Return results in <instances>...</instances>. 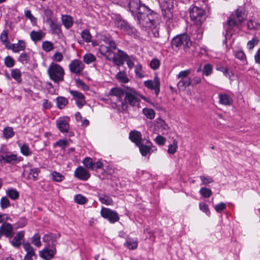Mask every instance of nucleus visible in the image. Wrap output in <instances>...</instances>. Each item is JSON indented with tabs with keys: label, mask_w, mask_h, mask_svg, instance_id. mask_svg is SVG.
I'll list each match as a JSON object with an SVG mask.
<instances>
[{
	"label": "nucleus",
	"mask_w": 260,
	"mask_h": 260,
	"mask_svg": "<svg viewBox=\"0 0 260 260\" xmlns=\"http://www.w3.org/2000/svg\"><path fill=\"white\" fill-rule=\"evenodd\" d=\"M189 16L191 20L198 27L197 39H201L202 37L203 29L201 28L203 22L205 20V11L198 7H193L190 9Z\"/></svg>",
	"instance_id": "nucleus-2"
},
{
	"label": "nucleus",
	"mask_w": 260,
	"mask_h": 260,
	"mask_svg": "<svg viewBox=\"0 0 260 260\" xmlns=\"http://www.w3.org/2000/svg\"><path fill=\"white\" fill-rule=\"evenodd\" d=\"M129 8L143 27L149 28L153 27L154 21L152 11L148 7L142 4L140 0H130Z\"/></svg>",
	"instance_id": "nucleus-1"
},
{
	"label": "nucleus",
	"mask_w": 260,
	"mask_h": 260,
	"mask_svg": "<svg viewBox=\"0 0 260 260\" xmlns=\"http://www.w3.org/2000/svg\"><path fill=\"white\" fill-rule=\"evenodd\" d=\"M83 163L85 167L88 169L94 170L95 169V164L92 159L90 157H86L83 160Z\"/></svg>",
	"instance_id": "nucleus-31"
},
{
	"label": "nucleus",
	"mask_w": 260,
	"mask_h": 260,
	"mask_svg": "<svg viewBox=\"0 0 260 260\" xmlns=\"http://www.w3.org/2000/svg\"><path fill=\"white\" fill-rule=\"evenodd\" d=\"M25 46V43L24 41H19L18 43L10 45L8 48L12 49L14 52H18L24 50Z\"/></svg>",
	"instance_id": "nucleus-22"
},
{
	"label": "nucleus",
	"mask_w": 260,
	"mask_h": 260,
	"mask_svg": "<svg viewBox=\"0 0 260 260\" xmlns=\"http://www.w3.org/2000/svg\"><path fill=\"white\" fill-rule=\"evenodd\" d=\"M5 64L8 68H11L14 65V60L12 57L8 56L5 59Z\"/></svg>",
	"instance_id": "nucleus-54"
},
{
	"label": "nucleus",
	"mask_w": 260,
	"mask_h": 260,
	"mask_svg": "<svg viewBox=\"0 0 260 260\" xmlns=\"http://www.w3.org/2000/svg\"><path fill=\"white\" fill-rule=\"evenodd\" d=\"M190 85L191 81L190 79H181L177 83L178 88L183 90Z\"/></svg>",
	"instance_id": "nucleus-26"
},
{
	"label": "nucleus",
	"mask_w": 260,
	"mask_h": 260,
	"mask_svg": "<svg viewBox=\"0 0 260 260\" xmlns=\"http://www.w3.org/2000/svg\"><path fill=\"white\" fill-rule=\"evenodd\" d=\"M59 234L49 233L43 237V241L46 244V246L55 247L57 240L60 237Z\"/></svg>",
	"instance_id": "nucleus-10"
},
{
	"label": "nucleus",
	"mask_w": 260,
	"mask_h": 260,
	"mask_svg": "<svg viewBox=\"0 0 260 260\" xmlns=\"http://www.w3.org/2000/svg\"><path fill=\"white\" fill-rule=\"evenodd\" d=\"M145 86L151 90H154L156 95L159 92L160 82L157 77H155L153 80H148L144 82Z\"/></svg>",
	"instance_id": "nucleus-13"
},
{
	"label": "nucleus",
	"mask_w": 260,
	"mask_h": 260,
	"mask_svg": "<svg viewBox=\"0 0 260 260\" xmlns=\"http://www.w3.org/2000/svg\"><path fill=\"white\" fill-rule=\"evenodd\" d=\"M129 139L132 142L135 143L137 146L142 143L141 134L138 131L131 132L129 133Z\"/></svg>",
	"instance_id": "nucleus-20"
},
{
	"label": "nucleus",
	"mask_w": 260,
	"mask_h": 260,
	"mask_svg": "<svg viewBox=\"0 0 260 260\" xmlns=\"http://www.w3.org/2000/svg\"><path fill=\"white\" fill-rule=\"evenodd\" d=\"M14 132L11 127H7L3 131V135L6 139L12 138L14 135Z\"/></svg>",
	"instance_id": "nucleus-34"
},
{
	"label": "nucleus",
	"mask_w": 260,
	"mask_h": 260,
	"mask_svg": "<svg viewBox=\"0 0 260 260\" xmlns=\"http://www.w3.org/2000/svg\"><path fill=\"white\" fill-rule=\"evenodd\" d=\"M17 159V155L12 154L8 151L7 148L3 146L0 149V162L1 163H11Z\"/></svg>",
	"instance_id": "nucleus-7"
},
{
	"label": "nucleus",
	"mask_w": 260,
	"mask_h": 260,
	"mask_svg": "<svg viewBox=\"0 0 260 260\" xmlns=\"http://www.w3.org/2000/svg\"><path fill=\"white\" fill-rule=\"evenodd\" d=\"M40 170L38 168H29L28 170H25L23 173L24 176H26L27 179L36 181L38 179Z\"/></svg>",
	"instance_id": "nucleus-16"
},
{
	"label": "nucleus",
	"mask_w": 260,
	"mask_h": 260,
	"mask_svg": "<svg viewBox=\"0 0 260 260\" xmlns=\"http://www.w3.org/2000/svg\"><path fill=\"white\" fill-rule=\"evenodd\" d=\"M200 178L202 182V183L204 185H207L213 182L212 178L208 176H201Z\"/></svg>",
	"instance_id": "nucleus-58"
},
{
	"label": "nucleus",
	"mask_w": 260,
	"mask_h": 260,
	"mask_svg": "<svg viewBox=\"0 0 260 260\" xmlns=\"http://www.w3.org/2000/svg\"><path fill=\"white\" fill-rule=\"evenodd\" d=\"M235 55L237 58L243 61H246V60L245 54L242 50L235 51Z\"/></svg>",
	"instance_id": "nucleus-51"
},
{
	"label": "nucleus",
	"mask_w": 260,
	"mask_h": 260,
	"mask_svg": "<svg viewBox=\"0 0 260 260\" xmlns=\"http://www.w3.org/2000/svg\"><path fill=\"white\" fill-rule=\"evenodd\" d=\"M51 175L53 179L56 182H61L64 179V176L57 172H53Z\"/></svg>",
	"instance_id": "nucleus-39"
},
{
	"label": "nucleus",
	"mask_w": 260,
	"mask_h": 260,
	"mask_svg": "<svg viewBox=\"0 0 260 260\" xmlns=\"http://www.w3.org/2000/svg\"><path fill=\"white\" fill-rule=\"evenodd\" d=\"M143 113L149 119H152L154 117L155 113L153 110L151 109L145 108L143 109Z\"/></svg>",
	"instance_id": "nucleus-45"
},
{
	"label": "nucleus",
	"mask_w": 260,
	"mask_h": 260,
	"mask_svg": "<svg viewBox=\"0 0 260 260\" xmlns=\"http://www.w3.org/2000/svg\"><path fill=\"white\" fill-rule=\"evenodd\" d=\"M101 213L104 218L108 219L111 223H114L119 220L117 213L115 211L108 208H102Z\"/></svg>",
	"instance_id": "nucleus-9"
},
{
	"label": "nucleus",
	"mask_w": 260,
	"mask_h": 260,
	"mask_svg": "<svg viewBox=\"0 0 260 260\" xmlns=\"http://www.w3.org/2000/svg\"><path fill=\"white\" fill-rule=\"evenodd\" d=\"M40 239V236L38 234H36L32 238L31 242L36 246L39 247L41 246Z\"/></svg>",
	"instance_id": "nucleus-46"
},
{
	"label": "nucleus",
	"mask_w": 260,
	"mask_h": 260,
	"mask_svg": "<svg viewBox=\"0 0 260 260\" xmlns=\"http://www.w3.org/2000/svg\"><path fill=\"white\" fill-rule=\"evenodd\" d=\"M259 26V23L252 20H249L247 22V27L250 29H257Z\"/></svg>",
	"instance_id": "nucleus-52"
},
{
	"label": "nucleus",
	"mask_w": 260,
	"mask_h": 260,
	"mask_svg": "<svg viewBox=\"0 0 260 260\" xmlns=\"http://www.w3.org/2000/svg\"><path fill=\"white\" fill-rule=\"evenodd\" d=\"M219 101L221 104L230 105L231 104V100L226 94H222L219 96Z\"/></svg>",
	"instance_id": "nucleus-36"
},
{
	"label": "nucleus",
	"mask_w": 260,
	"mask_h": 260,
	"mask_svg": "<svg viewBox=\"0 0 260 260\" xmlns=\"http://www.w3.org/2000/svg\"><path fill=\"white\" fill-rule=\"evenodd\" d=\"M11 75L14 79H15L17 81H18L20 79L21 73L19 69H16L12 70L11 72Z\"/></svg>",
	"instance_id": "nucleus-50"
},
{
	"label": "nucleus",
	"mask_w": 260,
	"mask_h": 260,
	"mask_svg": "<svg viewBox=\"0 0 260 260\" xmlns=\"http://www.w3.org/2000/svg\"><path fill=\"white\" fill-rule=\"evenodd\" d=\"M162 14L167 19H171L172 18V10H161Z\"/></svg>",
	"instance_id": "nucleus-61"
},
{
	"label": "nucleus",
	"mask_w": 260,
	"mask_h": 260,
	"mask_svg": "<svg viewBox=\"0 0 260 260\" xmlns=\"http://www.w3.org/2000/svg\"><path fill=\"white\" fill-rule=\"evenodd\" d=\"M161 10H172L173 4L171 2L165 1L161 3Z\"/></svg>",
	"instance_id": "nucleus-44"
},
{
	"label": "nucleus",
	"mask_w": 260,
	"mask_h": 260,
	"mask_svg": "<svg viewBox=\"0 0 260 260\" xmlns=\"http://www.w3.org/2000/svg\"><path fill=\"white\" fill-rule=\"evenodd\" d=\"M70 93L74 97L78 99L79 101H81V105L84 103V96L82 93L75 90H71Z\"/></svg>",
	"instance_id": "nucleus-37"
},
{
	"label": "nucleus",
	"mask_w": 260,
	"mask_h": 260,
	"mask_svg": "<svg viewBox=\"0 0 260 260\" xmlns=\"http://www.w3.org/2000/svg\"><path fill=\"white\" fill-rule=\"evenodd\" d=\"M7 194L12 200H15L18 198L19 192L15 189H10L7 190Z\"/></svg>",
	"instance_id": "nucleus-35"
},
{
	"label": "nucleus",
	"mask_w": 260,
	"mask_h": 260,
	"mask_svg": "<svg viewBox=\"0 0 260 260\" xmlns=\"http://www.w3.org/2000/svg\"><path fill=\"white\" fill-rule=\"evenodd\" d=\"M84 61L89 64L95 60V57L91 53H87L83 57Z\"/></svg>",
	"instance_id": "nucleus-42"
},
{
	"label": "nucleus",
	"mask_w": 260,
	"mask_h": 260,
	"mask_svg": "<svg viewBox=\"0 0 260 260\" xmlns=\"http://www.w3.org/2000/svg\"><path fill=\"white\" fill-rule=\"evenodd\" d=\"M63 24L66 28H70L73 25V19L69 15H63L61 17Z\"/></svg>",
	"instance_id": "nucleus-28"
},
{
	"label": "nucleus",
	"mask_w": 260,
	"mask_h": 260,
	"mask_svg": "<svg viewBox=\"0 0 260 260\" xmlns=\"http://www.w3.org/2000/svg\"><path fill=\"white\" fill-rule=\"evenodd\" d=\"M117 79L123 83H127L128 79L127 78L125 73L120 72L116 75Z\"/></svg>",
	"instance_id": "nucleus-41"
},
{
	"label": "nucleus",
	"mask_w": 260,
	"mask_h": 260,
	"mask_svg": "<svg viewBox=\"0 0 260 260\" xmlns=\"http://www.w3.org/2000/svg\"><path fill=\"white\" fill-rule=\"evenodd\" d=\"M13 227L10 223H3L0 227V239L3 235L11 238L13 235Z\"/></svg>",
	"instance_id": "nucleus-12"
},
{
	"label": "nucleus",
	"mask_w": 260,
	"mask_h": 260,
	"mask_svg": "<svg viewBox=\"0 0 260 260\" xmlns=\"http://www.w3.org/2000/svg\"><path fill=\"white\" fill-rule=\"evenodd\" d=\"M116 49L115 42L111 38L104 37L102 39L99 50L101 53L105 55L108 59L111 58L113 51Z\"/></svg>",
	"instance_id": "nucleus-4"
},
{
	"label": "nucleus",
	"mask_w": 260,
	"mask_h": 260,
	"mask_svg": "<svg viewBox=\"0 0 260 260\" xmlns=\"http://www.w3.org/2000/svg\"><path fill=\"white\" fill-rule=\"evenodd\" d=\"M200 193L205 198H209L212 194V191L210 189L206 187H202L200 190Z\"/></svg>",
	"instance_id": "nucleus-47"
},
{
	"label": "nucleus",
	"mask_w": 260,
	"mask_h": 260,
	"mask_svg": "<svg viewBox=\"0 0 260 260\" xmlns=\"http://www.w3.org/2000/svg\"><path fill=\"white\" fill-rule=\"evenodd\" d=\"M111 57V58H109L108 59L112 60L115 64L120 66L123 64L124 60L127 58L128 55L123 51L118 50L117 53H114L113 52Z\"/></svg>",
	"instance_id": "nucleus-8"
},
{
	"label": "nucleus",
	"mask_w": 260,
	"mask_h": 260,
	"mask_svg": "<svg viewBox=\"0 0 260 260\" xmlns=\"http://www.w3.org/2000/svg\"><path fill=\"white\" fill-rule=\"evenodd\" d=\"M57 128L61 133H67L69 129L68 119L67 118H60L56 121Z\"/></svg>",
	"instance_id": "nucleus-17"
},
{
	"label": "nucleus",
	"mask_w": 260,
	"mask_h": 260,
	"mask_svg": "<svg viewBox=\"0 0 260 260\" xmlns=\"http://www.w3.org/2000/svg\"><path fill=\"white\" fill-rule=\"evenodd\" d=\"M177 148V142L176 140L173 141V143L172 144L170 145L169 147V149L168 150V153L170 154H174L176 151Z\"/></svg>",
	"instance_id": "nucleus-53"
},
{
	"label": "nucleus",
	"mask_w": 260,
	"mask_h": 260,
	"mask_svg": "<svg viewBox=\"0 0 260 260\" xmlns=\"http://www.w3.org/2000/svg\"><path fill=\"white\" fill-rule=\"evenodd\" d=\"M191 73L190 70H187L180 72L178 75V78L181 79H185Z\"/></svg>",
	"instance_id": "nucleus-62"
},
{
	"label": "nucleus",
	"mask_w": 260,
	"mask_h": 260,
	"mask_svg": "<svg viewBox=\"0 0 260 260\" xmlns=\"http://www.w3.org/2000/svg\"><path fill=\"white\" fill-rule=\"evenodd\" d=\"M115 24L116 27L125 31H128L130 29L129 26L127 22L122 19L120 16H116L115 19Z\"/></svg>",
	"instance_id": "nucleus-19"
},
{
	"label": "nucleus",
	"mask_w": 260,
	"mask_h": 260,
	"mask_svg": "<svg viewBox=\"0 0 260 260\" xmlns=\"http://www.w3.org/2000/svg\"><path fill=\"white\" fill-rule=\"evenodd\" d=\"M43 49L46 52H49L53 49V44L49 41H45L42 44Z\"/></svg>",
	"instance_id": "nucleus-49"
},
{
	"label": "nucleus",
	"mask_w": 260,
	"mask_h": 260,
	"mask_svg": "<svg viewBox=\"0 0 260 260\" xmlns=\"http://www.w3.org/2000/svg\"><path fill=\"white\" fill-rule=\"evenodd\" d=\"M203 73L207 76L210 75L212 72V67L210 64H205L203 68Z\"/></svg>",
	"instance_id": "nucleus-55"
},
{
	"label": "nucleus",
	"mask_w": 260,
	"mask_h": 260,
	"mask_svg": "<svg viewBox=\"0 0 260 260\" xmlns=\"http://www.w3.org/2000/svg\"><path fill=\"white\" fill-rule=\"evenodd\" d=\"M75 175L77 178L83 180H86L90 177L88 172L82 167H79L76 169Z\"/></svg>",
	"instance_id": "nucleus-18"
},
{
	"label": "nucleus",
	"mask_w": 260,
	"mask_h": 260,
	"mask_svg": "<svg viewBox=\"0 0 260 260\" xmlns=\"http://www.w3.org/2000/svg\"><path fill=\"white\" fill-rule=\"evenodd\" d=\"M245 19V13H243L239 9H237L235 13L231 14L230 18L228 20V23L230 27L238 26Z\"/></svg>",
	"instance_id": "nucleus-6"
},
{
	"label": "nucleus",
	"mask_w": 260,
	"mask_h": 260,
	"mask_svg": "<svg viewBox=\"0 0 260 260\" xmlns=\"http://www.w3.org/2000/svg\"><path fill=\"white\" fill-rule=\"evenodd\" d=\"M171 45L173 50L176 51L182 48L186 52L191 45V42L187 35L182 34L174 37L172 40Z\"/></svg>",
	"instance_id": "nucleus-3"
},
{
	"label": "nucleus",
	"mask_w": 260,
	"mask_h": 260,
	"mask_svg": "<svg viewBox=\"0 0 260 260\" xmlns=\"http://www.w3.org/2000/svg\"><path fill=\"white\" fill-rule=\"evenodd\" d=\"M45 36V34L42 31H36L33 30L30 33V37L34 41H38L41 40Z\"/></svg>",
	"instance_id": "nucleus-27"
},
{
	"label": "nucleus",
	"mask_w": 260,
	"mask_h": 260,
	"mask_svg": "<svg viewBox=\"0 0 260 260\" xmlns=\"http://www.w3.org/2000/svg\"><path fill=\"white\" fill-rule=\"evenodd\" d=\"M226 204L224 203H220L219 204L216 205L214 208L217 212H220L226 208Z\"/></svg>",
	"instance_id": "nucleus-63"
},
{
	"label": "nucleus",
	"mask_w": 260,
	"mask_h": 260,
	"mask_svg": "<svg viewBox=\"0 0 260 260\" xmlns=\"http://www.w3.org/2000/svg\"><path fill=\"white\" fill-rule=\"evenodd\" d=\"M125 100L132 106H138L140 101L137 94L133 90L126 92Z\"/></svg>",
	"instance_id": "nucleus-11"
},
{
	"label": "nucleus",
	"mask_w": 260,
	"mask_h": 260,
	"mask_svg": "<svg viewBox=\"0 0 260 260\" xmlns=\"http://www.w3.org/2000/svg\"><path fill=\"white\" fill-rule=\"evenodd\" d=\"M8 32L7 30H4L2 33L1 34V35L0 36V39L2 42H3L5 46L8 48L9 46H10V42L8 41Z\"/></svg>",
	"instance_id": "nucleus-33"
},
{
	"label": "nucleus",
	"mask_w": 260,
	"mask_h": 260,
	"mask_svg": "<svg viewBox=\"0 0 260 260\" xmlns=\"http://www.w3.org/2000/svg\"><path fill=\"white\" fill-rule=\"evenodd\" d=\"M56 103L57 107L60 109H62L67 105L68 101L64 97L58 96L56 98Z\"/></svg>",
	"instance_id": "nucleus-30"
},
{
	"label": "nucleus",
	"mask_w": 260,
	"mask_h": 260,
	"mask_svg": "<svg viewBox=\"0 0 260 260\" xmlns=\"http://www.w3.org/2000/svg\"><path fill=\"white\" fill-rule=\"evenodd\" d=\"M24 235V232H18L11 241L12 245L15 247H19L21 244V240L23 238Z\"/></svg>",
	"instance_id": "nucleus-21"
},
{
	"label": "nucleus",
	"mask_w": 260,
	"mask_h": 260,
	"mask_svg": "<svg viewBox=\"0 0 260 260\" xmlns=\"http://www.w3.org/2000/svg\"><path fill=\"white\" fill-rule=\"evenodd\" d=\"M48 73L50 78L54 82L58 83L63 80L64 70L58 64L52 63L48 68Z\"/></svg>",
	"instance_id": "nucleus-5"
},
{
	"label": "nucleus",
	"mask_w": 260,
	"mask_h": 260,
	"mask_svg": "<svg viewBox=\"0 0 260 260\" xmlns=\"http://www.w3.org/2000/svg\"><path fill=\"white\" fill-rule=\"evenodd\" d=\"M75 201L77 203L80 204H84L86 202L85 197L81 194L76 195L75 197Z\"/></svg>",
	"instance_id": "nucleus-56"
},
{
	"label": "nucleus",
	"mask_w": 260,
	"mask_h": 260,
	"mask_svg": "<svg viewBox=\"0 0 260 260\" xmlns=\"http://www.w3.org/2000/svg\"><path fill=\"white\" fill-rule=\"evenodd\" d=\"M258 43V40L256 38H253L247 43V47L249 50H252Z\"/></svg>",
	"instance_id": "nucleus-59"
},
{
	"label": "nucleus",
	"mask_w": 260,
	"mask_h": 260,
	"mask_svg": "<svg viewBox=\"0 0 260 260\" xmlns=\"http://www.w3.org/2000/svg\"><path fill=\"white\" fill-rule=\"evenodd\" d=\"M159 61L156 59H153L150 62V67L154 70L158 69L159 67Z\"/></svg>",
	"instance_id": "nucleus-64"
},
{
	"label": "nucleus",
	"mask_w": 260,
	"mask_h": 260,
	"mask_svg": "<svg viewBox=\"0 0 260 260\" xmlns=\"http://www.w3.org/2000/svg\"><path fill=\"white\" fill-rule=\"evenodd\" d=\"M147 143L148 144L147 145L141 143L137 146L139 147L140 151L143 156H146L150 151L151 143L149 141H147Z\"/></svg>",
	"instance_id": "nucleus-23"
},
{
	"label": "nucleus",
	"mask_w": 260,
	"mask_h": 260,
	"mask_svg": "<svg viewBox=\"0 0 260 260\" xmlns=\"http://www.w3.org/2000/svg\"><path fill=\"white\" fill-rule=\"evenodd\" d=\"M56 252L55 247L46 246L43 250L40 251L39 255L45 260H50L54 257Z\"/></svg>",
	"instance_id": "nucleus-14"
},
{
	"label": "nucleus",
	"mask_w": 260,
	"mask_h": 260,
	"mask_svg": "<svg viewBox=\"0 0 260 260\" xmlns=\"http://www.w3.org/2000/svg\"><path fill=\"white\" fill-rule=\"evenodd\" d=\"M109 94L112 96H116L117 100L120 101L124 96V93L121 89L118 88H113L111 90Z\"/></svg>",
	"instance_id": "nucleus-24"
},
{
	"label": "nucleus",
	"mask_w": 260,
	"mask_h": 260,
	"mask_svg": "<svg viewBox=\"0 0 260 260\" xmlns=\"http://www.w3.org/2000/svg\"><path fill=\"white\" fill-rule=\"evenodd\" d=\"M81 37L86 42H89L91 40V35L89 30L85 29L82 31L81 32Z\"/></svg>",
	"instance_id": "nucleus-48"
},
{
	"label": "nucleus",
	"mask_w": 260,
	"mask_h": 260,
	"mask_svg": "<svg viewBox=\"0 0 260 260\" xmlns=\"http://www.w3.org/2000/svg\"><path fill=\"white\" fill-rule=\"evenodd\" d=\"M44 13L45 16L46 17L47 22H50V21L53 20L51 18L52 15L53 14V12L51 10H50L49 9H45Z\"/></svg>",
	"instance_id": "nucleus-60"
},
{
	"label": "nucleus",
	"mask_w": 260,
	"mask_h": 260,
	"mask_svg": "<svg viewBox=\"0 0 260 260\" xmlns=\"http://www.w3.org/2000/svg\"><path fill=\"white\" fill-rule=\"evenodd\" d=\"M21 152L25 156H28L31 154V152L29 149V146L26 144H23L20 146Z\"/></svg>",
	"instance_id": "nucleus-43"
},
{
	"label": "nucleus",
	"mask_w": 260,
	"mask_h": 260,
	"mask_svg": "<svg viewBox=\"0 0 260 260\" xmlns=\"http://www.w3.org/2000/svg\"><path fill=\"white\" fill-rule=\"evenodd\" d=\"M83 63L78 59L73 60L69 65V68L71 72L76 74H79L84 69Z\"/></svg>",
	"instance_id": "nucleus-15"
},
{
	"label": "nucleus",
	"mask_w": 260,
	"mask_h": 260,
	"mask_svg": "<svg viewBox=\"0 0 260 260\" xmlns=\"http://www.w3.org/2000/svg\"><path fill=\"white\" fill-rule=\"evenodd\" d=\"M29 56L25 52L21 53L18 59V60L19 62H21L22 64L27 63L29 61Z\"/></svg>",
	"instance_id": "nucleus-40"
},
{
	"label": "nucleus",
	"mask_w": 260,
	"mask_h": 260,
	"mask_svg": "<svg viewBox=\"0 0 260 260\" xmlns=\"http://www.w3.org/2000/svg\"><path fill=\"white\" fill-rule=\"evenodd\" d=\"M48 23L50 24L52 32L54 34L59 35L61 32L59 25L57 24L53 20L48 22Z\"/></svg>",
	"instance_id": "nucleus-29"
},
{
	"label": "nucleus",
	"mask_w": 260,
	"mask_h": 260,
	"mask_svg": "<svg viewBox=\"0 0 260 260\" xmlns=\"http://www.w3.org/2000/svg\"><path fill=\"white\" fill-rule=\"evenodd\" d=\"M124 246L130 250H134L138 247V240L137 239L127 238Z\"/></svg>",
	"instance_id": "nucleus-25"
},
{
	"label": "nucleus",
	"mask_w": 260,
	"mask_h": 260,
	"mask_svg": "<svg viewBox=\"0 0 260 260\" xmlns=\"http://www.w3.org/2000/svg\"><path fill=\"white\" fill-rule=\"evenodd\" d=\"M99 200L102 204H104L106 205H112L113 201L112 199L105 194H102L99 196Z\"/></svg>",
	"instance_id": "nucleus-32"
},
{
	"label": "nucleus",
	"mask_w": 260,
	"mask_h": 260,
	"mask_svg": "<svg viewBox=\"0 0 260 260\" xmlns=\"http://www.w3.org/2000/svg\"><path fill=\"white\" fill-rule=\"evenodd\" d=\"M10 206V202L7 197H3L1 200V206L2 209L8 208Z\"/></svg>",
	"instance_id": "nucleus-57"
},
{
	"label": "nucleus",
	"mask_w": 260,
	"mask_h": 260,
	"mask_svg": "<svg viewBox=\"0 0 260 260\" xmlns=\"http://www.w3.org/2000/svg\"><path fill=\"white\" fill-rule=\"evenodd\" d=\"M23 247L25 250L26 251V254L36 255L34 251V248L30 245L29 243H24Z\"/></svg>",
	"instance_id": "nucleus-38"
}]
</instances>
